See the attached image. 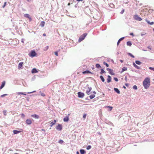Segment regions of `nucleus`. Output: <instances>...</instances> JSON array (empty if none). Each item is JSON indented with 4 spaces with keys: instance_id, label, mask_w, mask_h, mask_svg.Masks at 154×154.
<instances>
[{
    "instance_id": "49",
    "label": "nucleus",
    "mask_w": 154,
    "mask_h": 154,
    "mask_svg": "<svg viewBox=\"0 0 154 154\" xmlns=\"http://www.w3.org/2000/svg\"><path fill=\"white\" fill-rule=\"evenodd\" d=\"M21 116L23 117V118L24 117V116H25V115H24V114L23 113H22L21 114Z\"/></svg>"
},
{
    "instance_id": "58",
    "label": "nucleus",
    "mask_w": 154,
    "mask_h": 154,
    "mask_svg": "<svg viewBox=\"0 0 154 154\" xmlns=\"http://www.w3.org/2000/svg\"><path fill=\"white\" fill-rule=\"evenodd\" d=\"M124 88H126L124 86Z\"/></svg>"
},
{
    "instance_id": "26",
    "label": "nucleus",
    "mask_w": 154,
    "mask_h": 154,
    "mask_svg": "<svg viewBox=\"0 0 154 154\" xmlns=\"http://www.w3.org/2000/svg\"><path fill=\"white\" fill-rule=\"evenodd\" d=\"M127 68L126 67H123L121 71V72H123L127 70Z\"/></svg>"
},
{
    "instance_id": "39",
    "label": "nucleus",
    "mask_w": 154,
    "mask_h": 154,
    "mask_svg": "<svg viewBox=\"0 0 154 154\" xmlns=\"http://www.w3.org/2000/svg\"><path fill=\"white\" fill-rule=\"evenodd\" d=\"M103 64L104 65H105L106 67H108L109 66L108 64L107 63H106L105 62H103Z\"/></svg>"
},
{
    "instance_id": "32",
    "label": "nucleus",
    "mask_w": 154,
    "mask_h": 154,
    "mask_svg": "<svg viewBox=\"0 0 154 154\" xmlns=\"http://www.w3.org/2000/svg\"><path fill=\"white\" fill-rule=\"evenodd\" d=\"M105 71L103 69H101V72H100V74H102L103 73H105Z\"/></svg>"
},
{
    "instance_id": "53",
    "label": "nucleus",
    "mask_w": 154,
    "mask_h": 154,
    "mask_svg": "<svg viewBox=\"0 0 154 154\" xmlns=\"http://www.w3.org/2000/svg\"><path fill=\"white\" fill-rule=\"evenodd\" d=\"M43 35L44 36H46V34H45V33H44V34H43Z\"/></svg>"
},
{
    "instance_id": "30",
    "label": "nucleus",
    "mask_w": 154,
    "mask_h": 154,
    "mask_svg": "<svg viewBox=\"0 0 154 154\" xmlns=\"http://www.w3.org/2000/svg\"><path fill=\"white\" fill-rule=\"evenodd\" d=\"M80 152L81 154H84L85 153V150L83 149H81L80 150Z\"/></svg>"
},
{
    "instance_id": "9",
    "label": "nucleus",
    "mask_w": 154,
    "mask_h": 154,
    "mask_svg": "<svg viewBox=\"0 0 154 154\" xmlns=\"http://www.w3.org/2000/svg\"><path fill=\"white\" fill-rule=\"evenodd\" d=\"M92 88L91 87H88L87 90L86 91V93L88 95L90 94V92L91 91Z\"/></svg>"
},
{
    "instance_id": "43",
    "label": "nucleus",
    "mask_w": 154,
    "mask_h": 154,
    "mask_svg": "<svg viewBox=\"0 0 154 154\" xmlns=\"http://www.w3.org/2000/svg\"><path fill=\"white\" fill-rule=\"evenodd\" d=\"M7 95H8V94H4L2 95L1 96V97H5V96H7Z\"/></svg>"
},
{
    "instance_id": "29",
    "label": "nucleus",
    "mask_w": 154,
    "mask_h": 154,
    "mask_svg": "<svg viewBox=\"0 0 154 154\" xmlns=\"http://www.w3.org/2000/svg\"><path fill=\"white\" fill-rule=\"evenodd\" d=\"M95 97V95L94 94L91 95L89 96V97L91 99H92L94 98Z\"/></svg>"
},
{
    "instance_id": "18",
    "label": "nucleus",
    "mask_w": 154,
    "mask_h": 154,
    "mask_svg": "<svg viewBox=\"0 0 154 154\" xmlns=\"http://www.w3.org/2000/svg\"><path fill=\"white\" fill-rule=\"evenodd\" d=\"M114 90L115 92H116L118 94H119L120 93V91L117 88H114Z\"/></svg>"
},
{
    "instance_id": "5",
    "label": "nucleus",
    "mask_w": 154,
    "mask_h": 154,
    "mask_svg": "<svg viewBox=\"0 0 154 154\" xmlns=\"http://www.w3.org/2000/svg\"><path fill=\"white\" fill-rule=\"evenodd\" d=\"M56 129L58 131H61L62 129V126L60 124H58L56 126Z\"/></svg>"
},
{
    "instance_id": "59",
    "label": "nucleus",
    "mask_w": 154,
    "mask_h": 154,
    "mask_svg": "<svg viewBox=\"0 0 154 154\" xmlns=\"http://www.w3.org/2000/svg\"><path fill=\"white\" fill-rule=\"evenodd\" d=\"M121 61L122 62V60H121Z\"/></svg>"
},
{
    "instance_id": "20",
    "label": "nucleus",
    "mask_w": 154,
    "mask_h": 154,
    "mask_svg": "<svg viewBox=\"0 0 154 154\" xmlns=\"http://www.w3.org/2000/svg\"><path fill=\"white\" fill-rule=\"evenodd\" d=\"M69 120V117L66 116L63 119L64 122H68Z\"/></svg>"
},
{
    "instance_id": "21",
    "label": "nucleus",
    "mask_w": 154,
    "mask_h": 154,
    "mask_svg": "<svg viewBox=\"0 0 154 154\" xmlns=\"http://www.w3.org/2000/svg\"><path fill=\"white\" fill-rule=\"evenodd\" d=\"M13 133L14 134H17L18 133H19L20 131L16 130H14L13 131Z\"/></svg>"
},
{
    "instance_id": "1",
    "label": "nucleus",
    "mask_w": 154,
    "mask_h": 154,
    "mask_svg": "<svg viewBox=\"0 0 154 154\" xmlns=\"http://www.w3.org/2000/svg\"><path fill=\"white\" fill-rule=\"evenodd\" d=\"M143 85L145 88L147 89L150 85V80L149 78H146L143 82Z\"/></svg>"
},
{
    "instance_id": "11",
    "label": "nucleus",
    "mask_w": 154,
    "mask_h": 154,
    "mask_svg": "<svg viewBox=\"0 0 154 154\" xmlns=\"http://www.w3.org/2000/svg\"><path fill=\"white\" fill-rule=\"evenodd\" d=\"M31 116L33 118H35L36 119H38L39 118V116L38 115H36V114H34V115H32Z\"/></svg>"
},
{
    "instance_id": "2",
    "label": "nucleus",
    "mask_w": 154,
    "mask_h": 154,
    "mask_svg": "<svg viewBox=\"0 0 154 154\" xmlns=\"http://www.w3.org/2000/svg\"><path fill=\"white\" fill-rule=\"evenodd\" d=\"M87 35V33H85L83 34L82 35H81L78 40L79 42H80L83 40H84L86 35Z\"/></svg>"
},
{
    "instance_id": "60",
    "label": "nucleus",
    "mask_w": 154,
    "mask_h": 154,
    "mask_svg": "<svg viewBox=\"0 0 154 154\" xmlns=\"http://www.w3.org/2000/svg\"><path fill=\"white\" fill-rule=\"evenodd\" d=\"M153 31L154 32V28L153 29Z\"/></svg>"
},
{
    "instance_id": "40",
    "label": "nucleus",
    "mask_w": 154,
    "mask_h": 154,
    "mask_svg": "<svg viewBox=\"0 0 154 154\" xmlns=\"http://www.w3.org/2000/svg\"><path fill=\"white\" fill-rule=\"evenodd\" d=\"M133 88L137 90V86L134 85L133 86Z\"/></svg>"
},
{
    "instance_id": "63",
    "label": "nucleus",
    "mask_w": 154,
    "mask_h": 154,
    "mask_svg": "<svg viewBox=\"0 0 154 154\" xmlns=\"http://www.w3.org/2000/svg\"><path fill=\"white\" fill-rule=\"evenodd\" d=\"M30 93H28V94H29Z\"/></svg>"
},
{
    "instance_id": "38",
    "label": "nucleus",
    "mask_w": 154,
    "mask_h": 154,
    "mask_svg": "<svg viewBox=\"0 0 154 154\" xmlns=\"http://www.w3.org/2000/svg\"><path fill=\"white\" fill-rule=\"evenodd\" d=\"M20 94H23V95H26V94H24V93H23L22 92H20L18 93H17V94H18V95H20Z\"/></svg>"
},
{
    "instance_id": "16",
    "label": "nucleus",
    "mask_w": 154,
    "mask_h": 154,
    "mask_svg": "<svg viewBox=\"0 0 154 154\" xmlns=\"http://www.w3.org/2000/svg\"><path fill=\"white\" fill-rule=\"evenodd\" d=\"M146 21L148 23L151 25H152L154 24V22H150L149 20H147V19H146Z\"/></svg>"
},
{
    "instance_id": "61",
    "label": "nucleus",
    "mask_w": 154,
    "mask_h": 154,
    "mask_svg": "<svg viewBox=\"0 0 154 154\" xmlns=\"http://www.w3.org/2000/svg\"><path fill=\"white\" fill-rule=\"evenodd\" d=\"M149 49L150 50H151V48H149Z\"/></svg>"
},
{
    "instance_id": "52",
    "label": "nucleus",
    "mask_w": 154,
    "mask_h": 154,
    "mask_svg": "<svg viewBox=\"0 0 154 154\" xmlns=\"http://www.w3.org/2000/svg\"><path fill=\"white\" fill-rule=\"evenodd\" d=\"M76 1L79 2V1H82L83 0H76Z\"/></svg>"
},
{
    "instance_id": "34",
    "label": "nucleus",
    "mask_w": 154,
    "mask_h": 154,
    "mask_svg": "<svg viewBox=\"0 0 154 154\" xmlns=\"http://www.w3.org/2000/svg\"><path fill=\"white\" fill-rule=\"evenodd\" d=\"M128 54L131 57L133 58L134 57V55H132L131 53H128Z\"/></svg>"
},
{
    "instance_id": "17",
    "label": "nucleus",
    "mask_w": 154,
    "mask_h": 154,
    "mask_svg": "<svg viewBox=\"0 0 154 154\" xmlns=\"http://www.w3.org/2000/svg\"><path fill=\"white\" fill-rule=\"evenodd\" d=\"M124 38V37H122L120 38L119 40H118L117 43V45H119L120 42H121V41L123 40Z\"/></svg>"
},
{
    "instance_id": "28",
    "label": "nucleus",
    "mask_w": 154,
    "mask_h": 154,
    "mask_svg": "<svg viewBox=\"0 0 154 154\" xmlns=\"http://www.w3.org/2000/svg\"><path fill=\"white\" fill-rule=\"evenodd\" d=\"M100 78L101 79V80L102 81L104 82L105 81V79L104 78H103V77L102 75H100Z\"/></svg>"
},
{
    "instance_id": "33",
    "label": "nucleus",
    "mask_w": 154,
    "mask_h": 154,
    "mask_svg": "<svg viewBox=\"0 0 154 154\" xmlns=\"http://www.w3.org/2000/svg\"><path fill=\"white\" fill-rule=\"evenodd\" d=\"M3 112L5 116H6L7 115V111L6 110H3Z\"/></svg>"
},
{
    "instance_id": "64",
    "label": "nucleus",
    "mask_w": 154,
    "mask_h": 154,
    "mask_svg": "<svg viewBox=\"0 0 154 154\" xmlns=\"http://www.w3.org/2000/svg\"><path fill=\"white\" fill-rule=\"evenodd\" d=\"M153 80H154V79H153Z\"/></svg>"
},
{
    "instance_id": "12",
    "label": "nucleus",
    "mask_w": 154,
    "mask_h": 154,
    "mask_svg": "<svg viewBox=\"0 0 154 154\" xmlns=\"http://www.w3.org/2000/svg\"><path fill=\"white\" fill-rule=\"evenodd\" d=\"M23 64V63L22 62H21L19 63L18 66V68L19 69H20L21 67L22 66Z\"/></svg>"
},
{
    "instance_id": "36",
    "label": "nucleus",
    "mask_w": 154,
    "mask_h": 154,
    "mask_svg": "<svg viewBox=\"0 0 154 154\" xmlns=\"http://www.w3.org/2000/svg\"><path fill=\"white\" fill-rule=\"evenodd\" d=\"M91 148V146L90 145L88 146L87 147L86 149L87 150H89Z\"/></svg>"
},
{
    "instance_id": "23",
    "label": "nucleus",
    "mask_w": 154,
    "mask_h": 154,
    "mask_svg": "<svg viewBox=\"0 0 154 154\" xmlns=\"http://www.w3.org/2000/svg\"><path fill=\"white\" fill-rule=\"evenodd\" d=\"M45 24V22L44 21H42L40 23V26L43 27L44 26Z\"/></svg>"
},
{
    "instance_id": "19",
    "label": "nucleus",
    "mask_w": 154,
    "mask_h": 154,
    "mask_svg": "<svg viewBox=\"0 0 154 154\" xmlns=\"http://www.w3.org/2000/svg\"><path fill=\"white\" fill-rule=\"evenodd\" d=\"M133 65L136 68L138 69H140V67H139L137 65L134 63H133Z\"/></svg>"
},
{
    "instance_id": "54",
    "label": "nucleus",
    "mask_w": 154,
    "mask_h": 154,
    "mask_svg": "<svg viewBox=\"0 0 154 154\" xmlns=\"http://www.w3.org/2000/svg\"><path fill=\"white\" fill-rule=\"evenodd\" d=\"M76 153L77 154H79V152L78 151Z\"/></svg>"
},
{
    "instance_id": "27",
    "label": "nucleus",
    "mask_w": 154,
    "mask_h": 154,
    "mask_svg": "<svg viewBox=\"0 0 154 154\" xmlns=\"http://www.w3.org/2000/svg\"><path fill=\"white\" fill-rule=\"evenodd\" d=\"M91 72L89 71L88 70H86L85 71H84L82 72V73L84 74H85V73H91Z\"/></svg>"
},
{
    "instance_id": "22",
    "label": "nucleus",
    "mask_w": 154,
    "mask_h": 154,
    "mask_svg": "<svg viewBox=\"0 0 154 154\" xmlns=\"http://www.w3.org/2000/svg\"><path fill=\"white\" fill-rule=\"evenodd\" d=\"M37 72V71L36 69L35 68L33 69L32 71V73H35Z\"/></svg>"
},
{
    "instance_id": "7",
    "label": "nucleus",
    "mask_w": 154,
    "mask_h": 154,
    "mask_svg": "<svg viewBox=\"0 0 154 154\" xmlns=\"http://www.w3.org/2000/svg\"><path fill=\"white\" fill-rule=\"evenodd\" d=\"M134 18L136 20L139 21H140L142 20L141 18L139 17L137 15H135L134 16Z\"/></svg>"
},
{
    "instance_id": "41",
    "label": "nucleus",
    "mask_w": 154,
    "mask_h": 154,
    "mask_svg": "<svg viewBox=\"0 0 154 154\" xmlns=\"http://www.w3.org/2000/svg\"><path fill=\"white\" fill-rule=\"evenodd\" d=\"M48 48H49V47L48 46H46L45 48V51H46L48 49Z\"/></svg>"
},
{
    "instance_id": "8",
    "label": "nucleus",
    "mask_w": 154,
    "mask_h": 154,
    "mask_svg": "<svg viewBox=\"0 0 154 154\" xmlns=\"http://www.w3.org/2000/svg\"><path fill=\"white\" fill-rule=\"evenodd\" d=\"M24 16L25 17L28 18L29 20L30 21H32V18L30 17V15L29 14H24Z\"/></svg>"
},
{
    "instance_id": "25",
    "label": "nucleus",
    "mask_w": 154,
    "mask_h": 154,
    "mask_svg": "<svg viewBox=\"0 0 154 154\" xmlns=\"http://www.w3.org/2000/svg\"><path fill=\"white\" fill-rule=\"evenodd\" d=\"M127 45L128 46H131L132 45V43L130 41H128L127 42Z\"/></svg>"
},
{
    "instance_id": "57",
    "label": "nucleus",
    "mask_w": 154,
    "mask_h": 154,
    "mask_svg": "<svg viewBox=\"0 0 154 154\" xmlns=\"http://www.w3.org/2000/svg\"><path fill=\"white\" fill-rule=\"evenodd\" d=\"M93 93H94V94H96V92H95V91H94V92H93Z\"/></svg>"
},
{
    "instance_id": "4",
    "label": "nucleus",
    "mask_w": 154,
    "mask_h": 154,
    "mask_svg": "<svg viewBox=\"0 0 154 154\" xmlns=\"http://www.w3.org/2000/svg\"><path fill=\"white\" fill-rule=\"evenodd\" d=\"M84 94L83 93L79 92L78 93V96L79 97L83 98L84 96Z\"/></svg>"
},
{
    "instance_id": "13",
    "label": "nucleus",
    "mask_w": 154,
    "mask_h": 154,
    "mask_svg": "<svg viewBox=\"0 0 154 154\" xmlns=\"http://www.w3.org/2000/svg\"><path fill=\"white\" fill-rule=\"evenodd\" d=\"M108 78L107 79V82L108 83L110 82L111 81V76L109 75H108Z\"/></svg>"
},
{
    "instance_id": "50",
    "label": "nucleus",
    "mask_w": 154,
    "mask_h": 154,
    "mask_svg": "<svg viewBox=\"0 0 154 154\" xmlns=\"http://www.w3.org/2000/svg\"><path fill=\"white\" fill-rule=\"evenodd\" d=\"M130 34V35H132L133 36H134V34L133 33H131Z\"/></svg>"
},
{
    "instance_id": "31",
    "label": "nucleus",
    "mask_w": 154,
    "mask_h": 154,
    "mask_svg": "<svg viewBox=\"0 0 154 154\" xmlns=\"http://www.w3.org/2000/svg\"><path fill=\"white\" fill-rule=\"evenodd\" d=\"M136 63L138 65H140L141 63L139 61L136 60L135 61Z\"/></svg>"
},
{
    "instance_id": "44",
    "label": "nucleus",
    "mask_w": 154,
    "mask_h": 154,
    "mask_svg": "<svg viewBox=\"0 0 154 154\" xmlns=\"http://www.w3.org/2000/svg\"><path fill=\"white\" fill-rule=\"evenodd\" d=\"M86 114H84L83 115V118H84V119H85L86 116Z\"/></svg>"
},
{
    "instance_id": "35",
    "label": "nucleus",
    "mask_w": 154,
    "mask_h": 154,
    "mask_svg": "<svg viewBox=\"0 0 154 154\" xmlns=\"http://www.w3.org/2000/svg\"><path fill=\"white\" fill-rule=\"evenodd\" d=\"M58 142L60 144H62L63 142V140H60Z\"/></svg>"
},
{
    "instance_id": "6",
    "label": "nucleus",
    "mask_w": 154,
    "mask_h": 154,
    "mask_svg": "<svg viewBox=\"0 0 154 154\" xmlns=\"http://www.w3.org/2000/svg\"><path fill=\"white\" fill-rule=\"evenodd\" d=\"M106 70L109 72L111 75H115V73L113 72V70L109 68H107Z\"/></svg>"
},
{
    "instance_id": "15",
    "label": "nucleus",
    "mask_w": 154,
    "mask_h": 154,
    "mask_svg": "<svg viewBox=\"0 0 154 154\" xmlns=\"http://www.w3.org/2000/svg\"><path fill=\"white\" fill-rule=\"evenodd\" d=\"M56 121L55 120H54V121L51 122V123H50V126L51 127H52V126L55 124L56 123Z\"/></svg>"
},
{
    "instance_id": "37",
    "label": "nucleus",
    "mask_w": 154,
    "mask_h": 154,
    "mask_svg": "<svg viewBox=\"0 0 154 154\" xmlns=\"http://www.w3.org/2000/svg\"><path fill=\"white\" fill-rule=\"evenodd\" d=\"M96 66L97 68H99L100 67V66L99 64H96Z\"/></svg>"
},
{
    "instance_id": "45",
    "label": "nucleus",
    "mask_w": 154,
    "mask_h": 154,
    "mask_svg": "<svg viewBox=\"0 0 154 154\" xmlns=\"http://www.w3.org/2000/svg\"><path fill=\"white\" fill-rule=\"evenodd\" d=\"M6 3H7L6 2H5V3H4V5L3 6V8H4V7L6 6Z\"/></svg>"
},
{
    "instance_id": "47",
    "label": "nucleus",
    "mask_w": 154,
    "mask_h": 154,
    "mask_svg": "<svg viewBox=\"0 0 154 154\" xmlns=\"http://www.w3.org/2000/svg\"><path fill=\"white\" fill-rule=\"evenodd\" d=\"M54 54L56 56H58V52L57 51L55 52H54Z\"/></svg>"
},
{
    "instance_id": "46",
    "label": "nucleus",
    "mask_w": 154,
    "mask_h": 154,
    "mask_svg": "<svg viewBox=\"0 0 154 154\" xmlns=\"http://www.w3.org/2000/svg\"><path fill=\"white\" fill-rule=\"evenodd\" d=\"M114 80L116 81L117 82L118 81V79L116 78H114Z\"/></svg>"
},
{
    "instance_id": "51",
    "label": "nucleus",
    "mask_w": 154,
    "mask_h": 154,
    "mask_svg": "<svg viewBox=\"0 0 154 154\" xmlns=\"http://www.w3.org/2000/svg\"><path fill=\"white\" fill-rule=\"evenodd\" d=\"M124 10H122V11H121V14H122L124 13Z\"/></svg>"
},
{
    "instance_id": "14",
    "label": "nucleus",
    "mask_w": 154,
    "mask_h": 154,
    "mask_svg": "<svg viewBox=\"0 0 154 154\" xmlns=\"http://www.w3.org/2000/svg\"><path fill=\"white\" fill-rule=\"evenodd\" d=\"M5 82L4 81L2 82V84L1 86L0 87V89H2L5 86Z\"/></svg>"
},
{
    "instance_id": "42",
    "label": "nucleus",
    "mask_w": 154,
    "mask_h": 154,
    "mask_svg": "<svg viewBox=\"0 0 154 154\" xmlns=\"http://www.w3.org/2000/svg\"><path fill=\"white\" fill-rule=\"evenodd\" d=\"M149 69L152 70L154 71V67H149Z\"/></svg>"
},
{
    "instance_id": "56",
    "label": "nucleus",
    "mask_w": 154,
    "mask_h": 154,
    "mask_svg": "<svg viewBox=\"0 0 154 154\" xmlns=\"http://www.w3.org/2000/svg\"><path fill=\"white\" fill-rule=\"evenodd\" d=\"M42 131H45V130L44 129H42Z\"/></svg>"
},
{
    "instance_id": "3",
    "label": "nucleus",
    "mask_w": 154,
    "mask_h": 154,
    "mask_svg": "<svg viewBox=\"0 0 154 154\" xmlns=\"http://www.w3.org/2000/svg\"><path fill=\"white\" fill-rule=\"evenodd\" d=\"M36 53L35 51L32 50L31 52L29 54V57H33L36 56Z\"/></svg>"
},
{
    "instance_id": "48",
    "label": "nucleus",
    "mask_w": 154,
    "mask_h": 154,
    "mask_svg": "<svg viewBox=\"0 0 154 154\" xmlns=\"http://www.w3.org/2000/svg\"><path fill=\"white\" fill-rule=\"evenodd\" d=\"M41 95L42 96H43V97H44V96H45V94L44 93H42L41 94Z\"/></svg>"
},
{
    "instance_id": "24",
    "label": "nucleus",
    "mask_w": 154,
    "mask_h": 154,
    "mask_svg": "<svg viewBox=\"0 0 154 154\" xmlns=\"http://www.w3.org/2000/svg\"><path fill=\"white\" fill-rule=\"evenodd\" d=\"M105 107L109 108V109L108 110H109V111H111L113 108L112 106H106Z\"/></svg>"
},
{
    "instance_id": "55",
    "label": "nucleus",
    "mask_w": 154,
    "mask_h": 154,
    "mask_svg": "<svg viewBox=\"0 0 154 154\" xmlns=\"http://www.w3.org/2000/svg\"><path fill=\"white\" fill-rule=\"evenodd\" d=\"M70 5V3H69L68 4V5Z\"/></svg>"
},
{
    "instance_id": "10",
    "label": "nucleus",
    "mask_w": 154,
    "mask_h": 154,
    "mask_svg": "<svg viewBox=\"0 0 154 154\" xmlns=\"http://www.w3.org/2000/svg\"><path fill=\"white\" fill-rule=\"evenodd\" d=\"M26 123L28 125H30L32 123V121L30 119H27L26 121Z\"/></svg>"
},
{
    "instance_id": "62",
    "label": "nucleus",
    "mask_w": 154,
    "mask_h": 154,
    "mask_svg": "<svg viewBox=\"0 0 154 154\" xmlns=\"http://www.w3.org/2000/svg\"><path fill=\"white\" fill-rule=\"evenodd\" d=\"M125 85H127V84H125Z\"/></svg>"
}]
</instances>
